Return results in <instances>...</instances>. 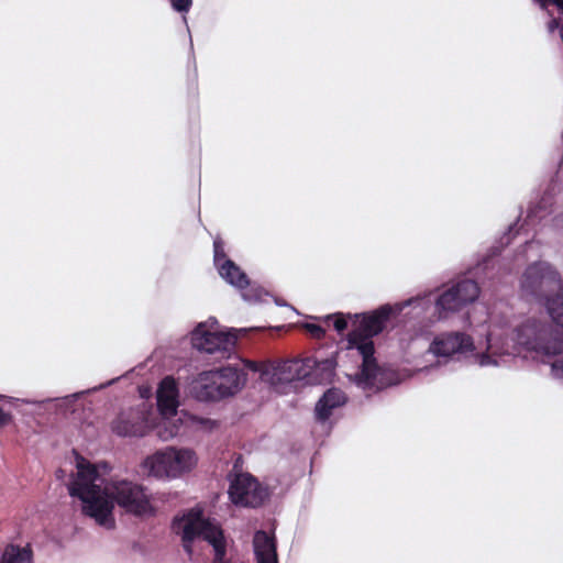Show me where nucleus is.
Returning a JSON list of instances; mask_svg holds the SVG:
<instances>
[{"mask_svg": "<svg viewBox=\"0 0 563 563\" xmlns=\"http://www.w3.org/2000/svg\"><path fill=\"white\" fill-rule=\"evenodd\" d=\"M71 497L81 503V512L104 529L115 527L114 504L125 512L142 517L154 512L146 489L132 481H108L100 466L76 459V472L67 484Z\"/></svg>", "mask_w": 563, "mask_h": 563, "instance_id": "1", "label": "nucleus"}, {"mask_svg": "<svg viewBox=\"0 0 563 563\" xmlns=\"http://www.w3.org/2000/svg\"><path fill=\"white\" fill-rule=\"evenodd\" d=\"M563 333L553 325L529 318L517 324L510 341L500 342L495 331L487 335L486 352L475 355L482 366H500L507 357L522 356L550 365L551 376L563 382Z\"/></svg>", "mask_w": 563, "mask_h": 563, "instance_id": "2", "label": "nucleus"}, {"mask_svg": "<svg viewBox=\"0 0 563 563\" xmlns=\"http://www.w3.org/2000/svg\"><path fill=\"white\" fill-rule=\"evenodd\" d=\"M430 299L426 297H416L394 306L384 305L369 314H363L358 324L347 336V349L356 350L362 356V368L355 374V383L363 389H382L384 387L396 385L399 383L395 378L393 371L379 368L376 365L374 355V344L372 338L378 334L385 322L391 314L400 313L408 306H421L430 303Z\"/></svg>", "mask_w": 563, "mask_h": 563, "instance_id": "3", "label": "nucleus"}, {"mask_svg": "<svg viewBox=\"0 0 563 563\" xmlns=\"http://www.w3.org/2000/svg\"><path fill=\"white\" fill-rule=\"evenodd\" d=\"M246 384L243 369L227 365L199 373L190 383L189 390L200 401H219L236 395Z\"/></svg>", "mask_w": 563, "mask_h": 563, "instance_id": "4", "label": "nucleus"}, {"mask_svg": "<svg viewBox=\"0 0 563 563\" xmlns=\"http://www.w3.org/2000/svg\"><path fill=\"white\" fill-rule=\"evenodd\" d=\"M173 531L179 534L183 540L185 551L191 555V542L202 539L213 547V563H230L224 560L225 540L220 527L206 519L200 509H191L181 517H176L173 521Z\"/></svg>", "mask_w": 563, "mask_h": 563, "instance_id": "5", "label": "nucleus"}, {"mask_svg": "<svg viewBox=\"0 0 563 563\" xmlns=\"http://www.w3.org/2000/svg\"><path fill=\"white\" fill-rule=\"evenodd\" d=\"M198 463L197 454L188 448L166 446L146 456L141 464L147 476L172 481L191 472Z\"/></svg>", "mask_w": 563, "mask_h": 563, "instance_id": "6", "label": "nucleus"}, {"mask_svg": "<svg viewBox=\"0 0 563 563\" xmlns=\"http://www.w3.org/2000/svg\"><path fill=\"white\" fill-rule=\"evenodd\" d=\"M563 286L560 273L548 262H534L529 265L520 278V290L527 299L547 302Z\"/></svg>", "mask_w": 563, "mask_h": 563, "instance_id": "7", "label": "nucleus"}, {"mask_svg": "<svg viewBox=\"0 0 563 563\" xmlns=\"http://www.w3.org/2000/svg\"><path fill=\"white\" fill-rule=\"evenodd\" d=\"M216 320L199 323L191 332V344L200 352L210 354L216 358H227L234 352L238 332L246 329H232L220 332L214 329Z\"/></svg>", "mask_w": 563, "mask_h": 563, "instance_id": "8", "label": "nucleus"}, {"mask_svg": "<svg viewBox=\"0 0 563 563\" xmlns=\"http://www.w3.org/2000/svg\"><path fill=\"white\" fill-rule=\"evenodd\" d=\"M179 393L175 379L165 377L157 388V406L162 415V421L156 426L157 437L163 441L175 438L179 432V426L172 421L177 415L179 406Z\"/></svg>", "mask_w": 563, "mask_h": 563, "instance_id": "9", "label": "nucleus"}, {"mask_svg": "<svg viewBox=\"0 0 563 563\" xmlns=\"http://www.w3.org/2000/svg\"><path fill=\"white\" fill-rule=\"evenodd\" d=\"M246 366L251 371L257 372L262 382L277 387L278 385L294 380H303V378L307 377L305 368L309 366V363H303V360L264 363L249 361L246 362Z\"/></svg>", "mask_w": 563, "mask_h": 563, "instance_id": "10", "label": "nucleus"}, {"mask_svg": "<svg viewBox=\"0 0 563 563\" xmlns=\"http://www.w3.org/2000/svg\"><path fill=\"white\" fill-rule=\"evenodd\" d=\"M479 295L478 285L472 279H463L452 285L435 301V313L439 320L446 319L451 313L473 302Z\"/></svg>", "mask_w": 563, "mask_h": 563, "instance_id": "11", "label": "nucleus"}, {"mask_svg": "<svg viewBox=\"0 0 563 563\" xmlns=\"http://www.w3.org/2000/svg\"><path fill=\"white\" fill-rule=\"evenodd\" d=\"M214 249V264L218 268L220 276L230 285L242 290V297L246 301H257L261 299V294L253 289L244 290L250 282L244 272L231 260L227 258L223 250V243L220 239L213 242Z\"/></svg>", "mask_w": 563, "mask_h": 563, "instance_id": "12", "label": "nucleus"}, {"mask_svg": "<svg viewBox=\"0 0 563 563\" xmlns=\"http://www.w3.org/2000/svg\"><path fill=\"white\" fill-rule=\"evenodd\" d=\"M229 496L235 505L254 508L264 503L267 490L251 474L240 473L231 479Z\"/></svg>", "mask_w": 563, "mask_h": 563, "instance_id": "13", "label": "nucleus"}, {"mask_svg": "<svg viewBox=\"0 0 563 563\" xmlns=\"http://www.w3.org/2000/svg\"><path fill=\"white\" fill-rule=\"evenodd\" d=\"M112 431L120 437H144L154 424L145 404L122 411L111 424Z\"/></svg>", "mask_w": 563, "mask_h": 563, "instance_id": "14", "label": "nucleus"}, {"mask_svg": "<svg viewBox=\"0 0 563 563\" xmlns=\"http://www.w3.org/2000/svg\"><path fill=\"white\" fill-rule=\"evenodd\" d=\"M473 349L471 336L461 332H450L437 335L429 346V353L437 357H450L463 354Z\"/></svg>", "mask_w": 563, "mask_h": 563, "instance_id": "15", "label": "nucleus"}, {"mask_svg": "<svg viewBox=\"0 0 563 563\" xmlns=\"http://www.w3.org/2000/svg\"><path fill=\"white\" fill-rule=\"evenodd\" d=\"M303 363H309V366L305 368L307 377L303 378L307 384L327 383L334 376L336 361L333 356L325 358L307 357Z\"/></svg>", "mask_w": 563, "mask_h": 563, "instance_id": "16", "label": "nucleus"}, {"mask_svg": "<svg viewBox=\"0 0 563 563\" xmlns=\"http://www.w3.org/2000/svg\"><path fill=\"white\" fill-rule=\"evenodd\" d=\"M254 555L257 563H278L274 537L265 531H256L253 538Z\"/></svg>", "mask_w": 563, "mask_h": 563, "instance_id": "17", "label": "nucleus"}, {"mask_svg": "<svg viewBox=\"0 0 563 563\" xmlns=\"http://www.w3.org/2000/svg\"><path fill=\"white\" fill-rule=\"evenodd\" d=\"M346 402L345 394L339 388L328 389L316 405V418L320 422H325L333 410L342 407Z\"/></svg>", "mask_w": 563, "mask_h": 563, "instance_id": "18", "label": "nucleus"}, {"mask_svg": "<svg viewBox=\"0 0 563 563\" xmlns=\"http://www.w3.org/2000/svg\"><path fill=\"white\" fill-rule=\"evenodd\" d=\"M551 198L548 196L542 197L538 205L529 209L526 223L521 225V229H523L525 225H534L537 221L544 219V217L551 212Z\"/></svg>", "mask_w": 563, "mask_h": 563, "instance_id": "19", "label": "nucleus"}, {"mask_svg": "<svg viewBox=\"0 0 563 563\" xmlns=\"http://www.w3.org/2000/svg\"><path fill=\"white\" fill-rule=\"evenodd\" d=\"M0 563H32V552L29 548L8 545Z\"/></svg>", "mask_w": 563, "mask_h": 563, "instance_id": "20", "label": "nucleus"}, {"mask_svg": "<svg viewBox=\"0 0 563 563\" xmlns=\"http://www.w3.org/2000/svg\"><path fill=\"white\" fill-rule=\"evenodd\" d=\"M187 421L190 422L191 426L206 431H211L217 427V422L209 418L198 417L194 415H188Z\"/></svg>", "mask_w": 563, "mask_h": 563, "instance_id": "21", "label": "nucleus"}, {"mask_svg": "<svg viewBox=\"0 0 563 563\" xmlns=\"http://www.w3.org/2000/svg\"><path fill=\"white\" fill-rule=\"evenodd\" d=\"M332 318H334V322H333L334 329L339 333H342L347 328V320H346V318L342 313H336L334 316H328L327 317V319H332Z\"/></svg>", "mask_w": 563, "mask_h": 563, "instance_id": "22", "label": "nucleus"}, {"mask_svg": "<svg viewBox=\"0 0 563 563\" xmlns=\"http://www.w3.org/2000/svg\"><path fill=\"white\" fill-rule=\"evenodd\" d=\"M172 7L178 12H188L192 0H170Z\"/></svg>", "mask_w": 563, "mask_h": 563, "instance_id": "23", "label": "nucleus"}, {"mask_svg": "<svg viewBox=\"0 0 563 563\" xmlns=\"http://www.w3.org/2000/svg\"><path fill=\"white\" fill-rule=\"evenodd\" d=\"M306 329L314 336V338H322L324 335V330L317 324L308 323L306 324Z\"/></svg>", "mask_w": 563, "mask_h": 563, "instance_id": "24", "label": "nucleus"}, {"mask_svg": "<svg viewBox=\"0 0 563 563\" xmlns=\"http://www.w3.org/2000/svg\"><path fill=\"white\" fill-rule=\"evenodd\" d=\"M11 415L3 411L1 408H0V429L5 427L7 424H9L11 422Z\"/></svg>", "mask_w": 563, "mask_h": 563, "instance_id": "25", "label": "nucleus"}, {"mask_svg": "<svg viewBox=\"0 0 563 563\" xmlns=\"http://www.w3.org/2000/svg\"><path fill=\"white\" fill-rule=\"evenodd\" d=\"M553 225L556 230L563 232V213L556 216L553 219Z\"/></svg>", "mask_w": 563, "mask_h": 563, "instance_id": "26", "label": "nucleus"}, {"mask_svg": "<svg viewBox=\"0 0 563 563\" xmlns=\"http://www.w3.org/2000/svg\"><path fill=\"white\" fill-rule=\"evenodd\" d=\"M539 245V242L536 241L534 239L531 240V241H526L525 242V249H526V252L528 251H532L534 247H537Z\"/></svg>", "mask_w": 563, "mask_h": 563, "instance_id": "27", "label": "nucleus"}, {"mask_svg": "<svg viewBox=\"0 0 563 563\" xmlns=\"http://www.w3.org/2000/svg\"><path fill=\"white\" fill-rule=\"evenodd\" d=\"M559 27H560V24L556 19H552L548 24V30L550 33H553Z\"/></svg>", "mask_w": 563, "mask_h": 563, "instance_id": "28", "label": "nucleus"}, {"mask_svg": "<svg viewBox=\"0 0 563 563\" xmlns=\"http://www.w3.org/2000/svg\"><path fill=\"white\" fill-rule=\"evenodd\" d=\"M512 232H514V228H510L509 232L507 233V236L505 238L506 239V244H508L510 242V235L512 234Z\"/></svg>", "mask_w": 563, "mask_h": 563, "instance_id": "29", "label": "nucleus"}, {"mask_svg": "<svg viewBox=\"0 0 563 563\" xmlns=\"http://www.w3.org/2000/svg\"><path fill=\"white\" fill-rule=\"evenodd\" d=\"M489 264H490V260H485V261L481 264V266H483V271H485V269L488 267V265H489Z\"/></svg>", "mask_w": 563, "mask_h": 563, "instance_id": "30", "label": "nucleus"}, {"mask_svg": "<svg viewBox=\"0 0 563 563\" xmlns=\"http://www.w3.org/2000/svg\"><path fill=\"white\" fill-rule=\"evenodd\" d=\"M439 364H440V363H439V362H437L434 365H431L430 367H424V369L430 371V369H432V368L437 367ZM419 371H423V368H420Z\"/></svg>", "mask_w": 563, "mask_h": 563, "instance_id": "31", "label": "nucleus"}, {"mask_svg": "<svg viewBox=\"0 0 563 563\" xmlns=\"http://www.w3.org/2000/svg\"><path fill=\"white\" fill-rule=\"evenodd\" d=\"M56 475L58 478H60L64 475V472L62 470H59V471H57Z\"/></svg>", "mask_w": 563, "mask_h": 563, "instance_id": "32", "label": "nucleus"}]
</instances>
